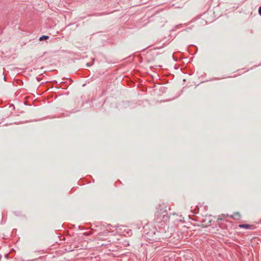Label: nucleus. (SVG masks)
<instances>
[{"instance_id": "f03ea898", "label": "nucleus", "mask_w": 261, "mask_h": 261, "mask_svg": "<svg viewBox=\"0 0 261 261\" xmlns=\"http://www.w3.org/2000/svg\"><path fill=\"white\" fill-rule=\"evenodd\" d=\"M239 226L240 228H244L246 229H250L251 227V226L248 224H240Z\"/></svg>"}, {"instance_id": "f257e3e1", "label": "nucleus", "mask_w": 261, "mask_h": 261, "mask_svg": "<svg viewBox=\"0 0 261 261\" xmlns=\"http://www.w3.org/2000/svg\"><path fill=\"white\" fill-rule=\"evenodd\" d=\"M231 218L236 219V220H239L241 217V215L240 213V212H237L234 213L231 216Z\"/></svg>"}, {"instance_id": "7ed1b4c3", "label": "nucleus", "mask_w": 261, "mask_h": 261, "mask_svg": "<svg viewBox=\"0 0 261 261\" xmlns=\"http://www.w3.org/2000/svg\"><path fill=\"white\" fill-rule=\"evenodd\" d=\"M48 38H49V37H48V36H41V37L40 38L39 40H40V41H42V40H43L47 39Z\"/></svg>"}, {"instance_id": "20e7f679", "label": "nucleus", "mask_w": 261, "mask_h": 261, "mask_svg": "<svg viewBox=\"0 0 261 261\" xmlns=\"http://www.w3.org/2000/svg\"><path fill=\"white\" fill-rule=\"evenodd\" d=\"M258 12H259V14L261 15V6L259 8Z\"/></svg>"}]
</instances>
